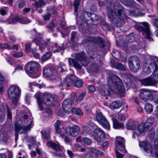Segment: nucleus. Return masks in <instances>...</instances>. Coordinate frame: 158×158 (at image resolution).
<instances>
[{"label": "nucleus", "instance_id": "1", "mask_svg": "<svg viewBox=\"0 0 158 158\" xmlns=\"http://www.w3.org/2000/svg\"><path fill=\"white\" fill-rule=\"evenodd\" d=\"M107 85L99 90L100 93L103 95L109 96L114 93H119L121 96L123 95L125 88L120 78L114 75L107 79Z\"/></svg>", "mask_w": 158, "mask_h": 158}, {"label": "nucleus", "instance_id": "2", "mask_svg": "<svg viewBox=\"0 0 158 158\" xmlns=\"http://www.w3.org/2000/svg\"><path fill=\"white\" fill-rule=\"evenodd\" d=\"M114 9V12L111 10H108V17L112 24L117 27H120L122 26V23L119 22L117 18L121 20H124L126 17L125 14L122 6L119 3H115Z\"/></svg>", "mask_w": 158, "mask_h": 158}, {"label": "nucleus", "instance_id": "3", "mask_svg": "<svg viewBox=\"0 0 158 158\" xmlns=\"http://www.w3.org/2000/svg\"><path fill=\"white\" fill-rule=\"evenodd\" d=\"M85 17L86 18V20L85 22H83L82 20L80 18H77V23L79 26L80 27H81L84 30L86 29L88 27V25L89 24L88 23V21L91 20L92 22H95L97 21L98 17L96 15L89 12H85L84 14Z\"/></svg>", "mask_w": 158, "mask_h": 158}, {"label": "nucleus", "instance_id": "4", "mask_svg": "<svg viewBox=\"0 0 158 158\" xmlns=\"http://www.w3.org/2000/svg\"><path fill=\"white\" fill-rule=\"evenodd\" d=\"M154 122V118H149L145 123H142L139 124L137 129L135 130L134 131L135 134L137 136H139L141 134L147 132L149 128L152 126Z\"/></svg>", "mask_w": 158, "mask_h": 158}, {"label": "nucleus", "instance_id": "5", "mask_svg": "<svg viewBox=\"0 0 158 158\" xmlns=\"http://www.w3.org/2000/svg\"><path fill=\"white\" fill-rule=\"evenodd\" d=\"M20 92L19 88L15 85L11 86L8 90V97L10 99H13L12 102L15 105L17 104Z\"/></svg>", "mask_w": 158, "mask_h": 158}, {"label": "nucleus", "instance_id": "6", "mask_svg": "<svg viewBox=\"0 0 158 158\" xmlns=\"http://www.w3.org/2000/svg\"><path fill=\"white\" fill-rule=\"evenodd\" d=\"M142 24L143 26L138 25H135V28L138 31L142 32V34L144 35V36L149 41H151L152 39L151 37V33L149 28V24L146 22H143Z\"/></svg>", "mask_w": 158, "mask_h": 158}, {"label": "nucleus", "instance_id": "7", "mask_svg": "<svg viewBox=\"0 0 158 158\" xmlns=\"http://www.w3.org/2000/svg\"><path fill=\"white\" fill-rule=\"evenodd\" d=\"M128 65L131 71L136 72L139 70L140 63L138 57L136 56H132L130 57L128 59Z\"/></svg>", "mask_w": 158, "mask_h": 158}, {"label": "nucleus", "instance_id": "8", "mask_svg": "<svg viewBox=\"0 0 158 158\" xmlns=\"http://www.w3.org/2000/svg\"><path fill=\"white\" fill-rule=\"evenodd\" d=\"M140 95L141 99L145 102L152 100L156 96L155 94H153L150 90L145 89L140 90Z\"/></svg>", "mask_w": 158, "mask_h": 158}, {"label": "nucleus", "instance_id": "9", "mask_svg": "<svg viewBox=\"0 0 158 158\" xmlns=\"http://www.w3.org/2000/svg\"><path fill=\"white\" fill-rule=\"evenodd\" d=\"M92 136L95 140L98 143L102 142L106 138L104 131L99 128H96L93 131Z\"/></svg>", "mask_w": 158, "mask_h": 158}, {"label": "nucleus", "instance_id": "10", "mask_svg": "<svg viewBox=\"0 0 158 158\" xmlns=\"http://www.w3.org/2000/svg\"><path fill=\"white\" fill-rule=\"evenodd\" d=\"M91 42L99 44V46L101 48H103L105 46V43L103 39L100 37H88L85 39L82 42V43L84 44Z\"/></svg>", "mask_w": 158, "mask_h": 158}, {"label": "nucleus", "instance_id": "11", "mask_svg": "<svg viewBox=\"0 0 158 158\" xmlns=\"http://www.w3.org/2000/svg\"><path fill=\"white\" fill-rule=\"evenodd\" d=\"M151 60H146L143 66V71L146 73H151L152 70L155 68L154 70H158V68L155 64L154 63H152Z\"/></svg>", "mask_w": 158, "mask_h": 158}, {"label": "nucleus", "instance_id": "12", "mask_svg": "<svg viewBox=\"0 0 158 158\" xmlns=\"http://www.w3.org/2000/svg\"><path fill=\"white\" fill-rule=\"evenodd\" d=\"M43 74L46 77H49L50 79L53 80L58 78L57 73L53 69L50 68H45L43 70Z\"/></svg>", "mask_w": 158, "mask_h": 158}, {"label": "nucleus", "instance_id": "13", "mask_svg": "<svg viewBox=\"0 0 158 158\" xmlns=\"http://www.w3.org/2000/svg\"><path fill=\"white\" fill-rule=\"evenodd\" d=\"M32 122H31L30 123L26 126H22L17 123H16L15 124V137H18L19 132L21 129L23 130L21 132L26 133V132L30 130L32 127L31 124Z\"/></svg>", "mask_w": 158, "mask_h": 158}, {"label": "nucleus", "instance_id": "14", "mask_svg": "<svg viewBox=\"0 0 158 158\" xmlns=\"http://www.w3.org/2000/svg\"><path fill=\"white\" fill-rule=\"evenodd\" d=\"M96 119L103 127L107 129H110V126L109 122L103 115L102 112H98L97 114Z\"/></svg>", "mask_w": 158, "mask_h": 158}, {"label": "nucleus", "instance_id": "15", "mask_svg": "<svg viewBox=\"0 0 158 158\" xmlns=\"http://www.w3.org/2000/svg\"><path fill=\"white\" fill-rule=\"evenodd\" d=\"M39 64L35 61L29 62L26 64L24 69L25 71L29 73H32L37 70Z\"/></svg>", "mask_w": 158, "mask_h": 158}, {"label": "nucleus", "instance_id": "16", "mask_svg": "<svg viewBox=\"0 0 158 158\" xmlns=\"http://www.w3.org/2000/svg\"><path fill=\"white\" fill-rule=\"evenodd\" d=\"M65 131L68 134L72 136H76L79 133L80 128L77 125H75L72 127H67Z\"/></svg>", "mask_w": 158, "mask_h": 158}, {"label": "nucleus", "instance_id": "17", "mask_svg": "<svg viewBox=\"0 0 158 158\" xmlns=\"http://www.w3.org/2000/svg\"><path fill=\"white\" fill-rule=\"evenodd\" d=\"M75 58L80 61L83 66H87L89 63V61L86 59L84 53L81 52L76 54Z\"/></svg>", "mask_w": 158, "mask_h": 158}, {"label": "nucleus", "instance_id": "18", "mask_svg": "<svg viewBox=\"0 0 158 158\" xmlns=\"http://www.w3.org/2000/svg\"><path fill=\"white\" fill-rule=\"evenodd\" d=\"M72 104L71 103L70 99H65L62 103V108L64 111L68 114L70 113L72 111L71 105Z\"/></svg>", "mask_w": 158, "mask_h": 158}, {"label": "nucleus", "instance_id": "19", "mask_svg": "<svg viewBox=\"0 0 158 158\" xmlns=\"http://www.w3.org/2000/svg\"><path fill=\"white\" fill-rule=\"evenodd\" d=\"M139 145L140 147L143 148L144 151L148 153L152 154V148L150 143L147 142L143 141L140 142Z\"/></svg>", "mask_w": 158, "mask_h": 158}, {"label": "nucleus", "instance_id": "20", "mask_svg": "<svg viewBox=\"0 0 158 158\" xmlns=\"http://www.w3.org/2000/svg\"><path fill=\"white\" fill-rule=\"evenodd\" d=\"M151 77L141 79L139 82L142 85L145 86H153L155 85V81Z\"/></svg>", "mask_w": 158, "mask_h": 158}, {"label": "nucleus", "instance_id": "21", "mask_svg": "<svg viewBox=\"0 0 158 158\" xmlns=\"http://www.w3.org/2000/svg\"><path fill=\"white\" fill-rule=\"evenodd\" d=\"M138 125L137 122H135L133 120L130 119L127 122L126 126L127 128L129 130L134 129L135 131L136 129H137ZM134 134H135L134 131Z\"/></svg>", "mask_w": 158, "mask_h": 158}, {"label": "nucleus", "instance_id": "22", "mask_svg": "<svg viewBox=\"0 0 158 158\" xmlns=\"http://www.w3.org/2000/svg\"><path fill=\"white\" fill-rule=\"evenodd\" d=\"M43 96V101L44 104L47 106H53L50 94H44Z\"/></svg>", "mask_w": 158, "mask_h": 158}, {"label": "nucleus", "instance_id": "23", "mask_svg": "<svg viewBox=\"0 0 158 158\" xmlns=\"http://www.w3.org/2000/svg\"><path fill=\"white\" fill-rule=\"evenodd\" d=\"M73 76H75L73 75H68L64 79L63 85L68 87L71 86L73 83L74 79L73 78Z\"/></svg>", "mask_w": 158, "mask_h": 158}, {"label": "nucleus", "instance_id": "24", "mask_svg": "<svg viewBox=\"0 0 158 158\" xmlns=\"http://www.w3.org/2000/svg\"><path fill=\"white\" fill-rule=\"evenodd\" d=\"M118 150H119L123 153L126 152L127 151L125 149V145H120L118 148H115V152L117 158H123L124 155L119 152Z\"/></svg>", "mask_w": 158, "mask_h": 158}, {"label": "nucleus", "instance_id": "25", "mask_svg": "<svg viewBox=\"0 0 158 158\" xmlns=\"http://www.w3.org/2000/svg\"><path fill=\"white\" fill-rule=\"evenodd\" d=\"M68 61L70 66L73 65L74 67L78 69H81V66L75 59L69 58Z\"/></svg>", "mask_w": 158, "mask_h": 158}, {"label": "nucleus", "instance_id": "26", "mask_svg": "<svg viewBox=\"0 0 158 158\" xmlns=\"http://www.w3.org/2000/svg\"><path fill=\"white\" fill-rule=\"evenodd\" d=\"M112 119L113 123V127L114 128L116 129H119L123 127V124L119 122L113 116L112 118Z\"/></svg>", "mask_w": 158, "mask_h": 158}, {"label": "nucleus", "instance_id": "27", "mask_svg": "<svg viewBox=\"0 0 158 158\" xmlns=\"http://www.w3.org/2000/svg\"><path fill=\"white\" fill-rule=\"evenodd\" d=\"M47 144L48 147H51L55 151L60 150L61 148L59 145L55 142L51 141H48L47 143Z\"/></svg>", "mask_w": 158, "mask_h": 158}, {"label": "nucleus", "instance_id": "28", "mask_svg": "<svg viewBox=\"0 0 158 158\" xmlns=\"http://www.w3.org/2000/svg\"><path fill=\"white\" fill-rule=\"evenodd\" d=\"M62 124L61 121L59 120H57L56 122L55 123V127L56 130V132L59 134L62 137L64 136V135L62 133V130H60L59 129L60 126Z\"/></svg>", "mask_w": 158, "mask_h": 158}, {"label": "nucleus", "instance_id": "29", "mask_svg": "<svg viewBox=\"0 0 158 158\" xmlns=\"http://www.w3.org/2000/svg\"><path fill=\"white\" fill-rule=\"evenodd\" d=\"M115 148H118L120 145H125V141L124 139L121 137H116L115 141Z\"/></svg>", "mask_w": 158, "mask_h": 158}, {"label": "nucleus", "instance_id": "30", "mask_svg": "<svg viewBox=\"0 0 158 158\" xmlns=\"http://www.w3.org/2000/svg\"><path fill=\"white\" fill-rule=\"evenodd\" d=\"M73 79H74L73 84L77 87H80L83 85V81L76 76L73 77Z\"/></svg>", "mask_w": 158, "mask_h": 158}, {"label": "nucleus", "instance_id": "31", "mask_svg": "<svg viewBox=\"0 0 158 158\" xmlns=\"http://www.w3.org/2000/svg\"><path fill=\"white\" fill-rule=\"evenodd\" d=\"M35 97L37 100V102L40 110H42L44 109L43 106V103L40 98V95L39 94H36L35 95Z\"/></svg>", "mask_w": 158, "mask_h": 158}, {"label": "nucleus", "instance_id": "32", "mask_svg": "<svg viewBox=\"0 0 158 158\" xmlns=\"http://www.w3.org/2000/svg\"><path fill=\"white\" fill-rule=\"evenodd\" d=\"M70 100L71 103L72 104L77 105L78 104L77 98V95L75 93H73L71 94Z\"/></svg>", "mask_w": 158, "mask_h": 158}, {"label": "nucleus", "instance_id": "33", "mask_svg": "<svg viewBox=\"0 0 158 158\" xmlns=\"http://www.w3.org/2000/svg\"><path fill=\"white\" fill-rule=\"evenodd\" d=\"M5 114L4 112V108L3 105L0 104V121L2 122L5 119Z\"/></svg>", "mask_w": 158, "mask_h": 158}, {"label": "nucleus", "instance_id": "34", "mask_svg": "<svg viewBox=\"0 0 158 158\" xmlns=\"http://www.w3.org/2000/svg\"><path fill=\"white\" fill-rule=\"evenodd\" d=\"M124 5L127 6H132L135 3L134 0H120Z\"/></svg>", "mask_w": 158, "mask_h": 158}, {"label": "nucleus", "instance_id": "35", "mask_svg": "<svg viewBox=\"0 0 158 158\" xmlns=\"http://www.w3.org/2000/svg\"><path fill=\"white\" fill-rule=\"evenodd\" d=\"M145 109L147 113H151L153 110V106L152 104L149 103H147L145 105Z\"/></svg>", "mask_w": 158, "mask_h": 158}, {"label": "nucleus", "instance_id": "36", "mask_svg": "<svg viewBox=\"0 0 158 158\" xmlns=\"http://www.w3.org/2000/svg\"><path fill=\"white\" fill-rule=\"evenodd\" d=\"M122 105V102L121 101H114L112 104V107L114 109L120 108Z\"/></svg>", "mask_w": 158, "mask_h": 158}, {"label": "nucleus", "instance_id": "37", "mask_svg": "<svg viewBox=\"0 0 158 158\" xmlns=\"http://www.w3.org/2000/svg\"><path fill=\"white\" fill-rule=\"evenodd\" d=\"M71 112L79 116H82L83 115V113L80 108L77 109L75 108H73L72 109Z\"/></svg>", "mask_w": 158, "mask_h": 158}, {"label": "nucleus", "instance_id": "38", "mask_svg": "<svg viewBox=\"0 0 158 158\" xmlns=\"http://www.w3.org/2000/svg\"><path fill=\"white\" fill-rule=\"evenodd\" d=\"M33 42L36 44L37 45H39L41 44H43L45 43V42L41 38H36L32 40Z\"/></svg>", "mask_w": 158, "mask_h": 158}, {"label": "nucleus", "instance_id": "39", "mask_svg": "<svg viewBox=\"0 0 158 158\" xmlns=\"http://www.w3.org/2000/svg\"><path fill=\"white\" fill-rule=\"evenodd\" d=\"M57 23H55V20H54L52 21L48 25H47L46 27L52 31L55 27L57 26Z\"/></svg>", "mask_w": 158, "mask_h": 158}, {"label": "nucleus", "instance_id": "40", "mask_svg": "<svg viewBox=\"0 0 158 158\" xmlns=\"http://www.w3.org/2000/svg\"><path fill=\"white\" fill-rule=\"evenodd\" d=\"M21 17L20 16H16L11 19L9 20V23H15L17 22L20 23Z\"/></svg>", "mask_w": 158, "mask_h": 158}, {"label": "nucleus", "instance_id": "41", "mask_svg": "<svg viewBox=\"0 0 158 158\" xmlns=\"http://www.w3.org/2000/svg\"><path fill=\"white\" fill-rule=\"evenodd\" d=\"M90 152L95 155L102 154L103 153L99 150L94 148L90 147L89 148Z\"/></svg>", "mask_w": 158, "mask_h": 158}, {"label": "nucleus", "instance_id": "42", "mask_svg": "<svg viewBox=\"0 0 158 158\" xmlns=\"http://www.w3.org/2000/svg\"><path fill=\"white\" fill-rule=\"evenodd\" d=\"M116 68L118 70H120L123 71L126 70L125 66L122 64L121 63H116Z\"/></svg>", "mask_w": 158, "mask_h": 158}, {"label": "nucleus", "instance_id": "43", "mask_svg": "<svg viewBox=\"0 0 158 158\" xmlns=\"http://www.w3.org/2000/svg\"><path fill=\"white\" fill-rule=\"evenodd\" d=\"M81 0H75L73 6L74 7V11L77 12V9L78 6L80 5Z\"/></svg>", "mask_w": 158, "mask_h": 158}, {"label": "nucleus", "instance_id": "44", "mask_svg": "<svg viewBox=\"0 0 158 158\" xmlns=\"http://www.w3.org/2000/svg\"><path fill=\"white\" fill-rule=\"evenodd\" d=\"M83 141L85 144L89 145H90L93 142L91 139L87 137L83 138Z\"/></svg>", "mask_w": 158, "mask_h": 158}, {"label": "nucleus", "instance_id": "45", "mask_svg": "<svg viewBox=\"0 0 158 158\" xmlns=\"http://www.w3.org/2000/svg\"><path fill=\"white\" fill-rule=\"evenodd\" d=\"M52 55L51 52H48L44 55L41 58V60L42 61H45L50 57Z\"/></svg>", "mask_w": 158, "mask_h": 158}, {"label": "nucleus", "instance_id": "46", "mask_svg": "<svg viewBox=\"0 0 158 158\" xmlns=\"http://www.w3.org/2000/svg\"><path fill=\"white\" fill-rule=\"evenodd\" d=\"M11 48L10 46L7 43H0V49H10Z\"/></svg>", "mask_w": 158, "mask_h": 158}, {"label": "nucleus", "instance_id": "47", "mask_svg": "<svg viewBox=\"0 0 158 158\" xmlns=\"http://www.w3.org/2000/svg\"><path fill=\"white\" fill-rule=\"evenodd\" d=\"M127 39L129 43H132L135 40V37L133 34H131L127 35Z\"/></svg>", "mask_w": 158, "mask_h": 158}, {"label": "nucleus", "instance_id": "48", "mask_svg": "<svg viewBox=\"0 0 158 158\" xmlns=\"http://www.w3.org/2000/svg\"><path fill=\"white\" fill-rule=\"evenodd\" d=\"M51 98L52 102L53 103V106L55 105L56 104H57L58 102V97L57 96L55 95H51Z\"/></svg>", "mask_w": 158, "mask_h": 158}, {"label": "nucleus", "instance_id": "49", "mask_svg": "<svg viewBox=\"0 0 158 158\" xmlns=\"http://www.w3.org/2000/svg\"><path fill=\"white\" fill-rule=\"evenodd\" d=\"M158 70H154L153 73V75L154 76L153 78H152L154 81H155V84L158 82V73H156V71Z\"/></svg>", "mask_w": 158, "mask_h": 158}, {"label": "nucleus", "instance_id": "50", "mask_svg": "<svg viewBox=\"0 0 158 158\" xmlns=\"http://www.w3.org/2000/svg\"><path fill=\"white\" fill-rule=\"evenodd\" d=\"M112 55L114 58L117 59L120 58L121 56L119 52L117 51L115 52L113 51L112 53Z\"/></svg>", "mask_w": 158, "mask_h": 158}, {"label": "nucleus", "instance_id": "51", "mask_svg": "<svg viewBox=\"0 0 158 158\" xmlns=\"http://www.w3.org/2000/svg\"><path fill=\"white\" fill-rule=\"evenodd\" d=\"M77 35V32L75 31L71 33L70 41L73 43H75V39Z\"/></svg>", "mask_w": 158, "mask_h": 158}, {"label": "nucleus", "instance_id": "52", "mask_svg": "<svg viewBox=\"0 0 158 158\" xmlns=\"http://www.w3.org/2000/svg\"><path fill=\"white\" fill-rule=\"evenodd\" d=\"M31 20L26 18H21L20 23H27L31 22Z\"/></svg>", "mask_w": 158, "mask_h": 158}, {"label": "nucleus", "instance_id": "53", "mask_svg": "<svg viewBox=\"0 0 158 158\" xmlns=\"http://www.w3.org/2000/svg\"><path fill=\"white\" fill-rule=\"evenodd\" d=\"M27 118L28 116L26 114L24 115L22 120V124H25L27 123L28 122Z\"/></svg>", "mask_w": 158, "mask_h": 158}, {"label": "nucleus", "instance_id": "54", "mask_svg": "<svg viewBox=\"0 0 158 158\" xmlns=\"http://www.w3.org/2000/svg\"><path fill=\"white\" fill-rule=\"evenodd\" d=\"M31 44L30 43H27L25 44V46L26 48L25 51L26 52H28L30 51L31 49Z\"/></svg>", "mask_w": 158, "mask_h": 158}, {"label": "nucleus", "instance_id": "55", "mask_svg": "<svg viewBox=\"0 0 158 158\" xmlns=\"http://www.w3.org/2000/svg\"><path fill=\"white\" fill-rule=\"evenodd\" d=\"M51 17V14L50 13H48L43 16V19L44 21H48L49 20Z\"/></svg>", "mask_w": 158, "mask_h": 158}, {"label": "nucleus", "instance_id": "56", "mask_svg": "<svg viewBox=\"0 0 158 158\" xmlns=\"http://www.w3.org/2000/svg\"><path fill=\"white\" fill-rule=\"evenodd\" d=\"M147 60H151V61L152 62V63H154L155 64L156 66L157 67L156 63V62H158V58L157 57L153 56L150 59H147Z\"/></svg>", "mask_w": 158, "mask_h": 158}, {"label": "nucleus", "instance_id": "57", "mask_svg": "<svg viewBox=\"0 0 158 158\" xmlns=\"http://www.w3.org/2000/svg\"><path fill=\"white\" fill-rule=\"evenodd\" d=\"M23 55L22 52H19L17 53H13L12 54V56L15 57H21Z\"/></svg>", "mask_w": 158, "mask_h": 158}, {"label": "nucleus", "instance_id": "58", "mask_svg": "<svg viewBox=\"0 0 158 158\" xmlns=\"http://www.w3.org/2000/svg\"><path fill=\"white\" fill-rule=\"evenodd\" d=\"M43 136L45 139H48L50 138V136L48 133L45 131H43L42 132Z\"/></svg>", "mask_w": 158, "mask_h": 158}, {"label": "nucleus", "instance_id": "59", "mask_svg": "<svg viewBox=\"0 0 158 158\" xmlns=\"http://www.w3.org/2000/svg\"><path fill=\"white\" fill-rule=\"evenodd\" d=\"M107 0H98V4L100 6H105L106 4Z\"/></svg>", "mask_w": 158, "mask_h": 158}, {"label": "nucleus", "instance_id": "60", "mask_svg": "<svg viewBox=\"0 0 158 158\" xmlns=\"http://www.w3.org/2000/svg\"><path fill=\"white\" fill-rule=\"evenodd\" d=\"M149 135L151 138L154 137L155 135V131L153 129H152L148 131Z\"/></svg>", "mask_w": 158, "mask_h": 158}, {"label": "nucleus", "instance_id": "61", "mask_svg": "<svg viewBox=\"0 0 158 158\" xmlns=\"http://www.w3.org/2000/svg\"><path fill=\"white\" fill-rule=\"evenodd\" d=\"M86 93L85 92H83L80 94L79 96L78 97V99L81 101H82L86 95Z\"/></svg>", "mask_w": 158, "mask_h": 158}, {"label": "nucleus", "instance_id": "62", "mask_svg": "<svg viewBox=\"0 0 158 158\" xmlns=\"http://www.w3.org/2000/svg\"><path fill=\"white\" fill-rule=\"evenodd\" d=\"M6 82L5 78L2 76L0 73V84L2 85L5 84Z\"/></svg>", "mask_w": 158, "mask_h": 158}, {"label": "nucleus", "instance_id": "63", "mask_svg": "<svg viewBox=\"0 0 158 158\" xmlns=\"http://www.w3.org/2000/svg\"><path fill=\"white\" fill-rule=\"evenodd\" d=\"M117 118L120 121L124 120L125 119V117L122 114H118L117 115Z\"/></svg>", "mask_w": 158, "mask_h": 158}, {"label": "nucleus", "instance_id": "64", "mask_svg": "<svg viewBox=\"0 0 158 158\" xmlns=\"http://www.w3.org/2000/svg\"><path fill=\"white\" fill-rule=\"evenodd\" d=\"M25 5V2L24 1L22 0L20 1L19 4V6L20 8H23Z\"/></svg>", "mask_w": 158, "mask_h": 158}]
</instances>
